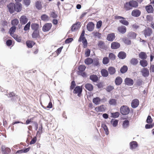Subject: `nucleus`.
I'll use <instances>...</instances> for the list:
<instances>
[{
	"label": "nucleus",
	"mask_w": 154,
	"mask_h": 154,
	"mask_svg": "<svg viewBox=\"0 0 154 154\" xmlns=\"http://www.w3.org/2000/svg\"><path fill=\"white\" fill-rule=\"evenodd\" d=\"M16 2L14 3L11 2L7 5L8 12L10 14H12L15 12H20L22 8V5L20 3L21 0H14Z\"/></svg>",
	"instance_id": "nucleus-1"
},
{
	"label": "nucleus",
	"mask_w": 154,
	"mask_h": 154,
	"mask_svg": "<svg viewBox=\"0 0 154 154\" xmlns=\"http://www.w3.org/2000/svg\"><path fill=\"white\" fill-rule=\"evenodd\" d=\"M124 7L127 11L132 9L133 7H135V1L131 0L129 2H127L124 4Z\"/></svg>",
	"instance_id": "nucleus-2"
},
{
	"label": "nucleus",
	"mask_w": 154,
	"mask_h": 154,
	"mask_svg": "<svg viewBox=\"0 0 154 154\" xmlns=\"http://www.w3.org/2000/svg\"><path fill=\"white\" fill-rule=\"evenodd\" d=\"M120 113L124 115L128 114L130 112L129 108L126 105L122 106L120 109Z\"/></svg>",
	"instance_id": "nucleus-3"
},
{
	"label": "nucleus",
	"mask_w": 154,
	"mask_h": 154,
	"mask_svg": "<svg viewBox=\"0 0 154 154\" xmlns=\"http://www.w3.org/2000/svg\"><path fill=\"white\" fill-rule=\"evenodd\" d=\"M115 18L117 20L120 19L119 22L123 25L127 26L129 24V22L126 20V18L122 17L116 16L115 17Z\"/></svg>",
	"instance_id": "nucleus-4"
},
{
	"label": "nucleus",
	"mask_w": 154,
	"mask_h": 154,
	"mask_svg": "<svg viewBox=\"0 0 154 154\" xmlns=\"http://www.w3.org/2000/svg\"><path fill=\"white\" fill-rule=\"evenodd\" d=\"M82 88L81 86H77L74 89L73 93L74 94H77L79 97H80L82 94Z\"/></svg>",
	"instance_id": "nucleus-5"
},
{
	"label": "nucleus",
	"mask_w": 154,
	"mask_h": 154,
	"mask_svg": "<svg viewBox=\"0 0 154 154\" xmlns=\"http://www.w3.org/2000/svg\"><path fill=\"white\" fill-rule=\"evenodd\" d=\"M143 34L145 37H146V36H149L151 35L152 32V30L150 28L148 27L145 29L143 31Z\"/></svg>",
	"instance_id": "nucleus-6"
},
{
	"label": "nucleus",
	"mask_w": 154,
	"mask_h": 154,
	"mask_svg": "<svg viewBox=\"0 0 154 154\" xmlns=\"http://www.w3.org/2000/svg\"><path fill=\"white\" fill-rule=\"evenodd\" d=\"M140 72L142 75L144 77H147L149 75V71L147 68H143L141 69Z\"/></svg>",
	"instance_id": "nucleus-7"
},
{
	"label": "nucleus",
	"mask_w": 154,
	"mask_h": 154,
	"mask_svg": "<svg viewBox=\"0 0 154 154\" xmlns=\"http://www.w3.org/2000/svg\"><path fill=\"white\" fill-rule=\"evenodd\" d=\"M52 26L51 23H47L45 24L42 27V31L44 32H47L51 29Z\"/></svg>",
	"instance_id": "nucleus-8"
},
{
	"label": "nucleus",
	"mask_w": 154,
	"mask_h": 154,
	"mask_svg": "<svg viewBox=\"0 0 154 154\" xmlns=\"http://www.w3.org/2000/svg\"><path fill=\"white\" fill-rule=\"evenodd\" d=\"M94 24L92 22H90L88 23L87 25V29L88 31L90 32H91L94 29Z\"/></svg>",
	"instance_id": "nucleus-9"
},
{
	"label": "nucleus",
	"mask_w": 154,
	"mask_h": 154,
	"mask_svg": "<svg viewBox=\"0 0 154 154\" xmlns=\"http://www.w3.org/2000/svg\"><path fill=\"white\" fill-rule=\"evenodd\" d=\"M124 82L126 85L129 86L133 85L134 84L133 80L129 78H126L125 79Z\"/></svg>",
	"instance_id": "nucleus-10"
},
{
	"label": "nucleus",
	"mask_w": 154,
	"mask_h": 154,
	"mask_svg": "<svg viewBox=\"0 0 154 154\" xmlns=\"http://www.w3.org/2000/svg\"><path fill=\"white\" fill-rule=\"evenodd\" d=\"M145 9L148 13H152L154 11V9L151 5H148L145 6Z\"/></svg>",
	"instance_id": "nucleus-11"
},
{
	"label": "nucleus",
	"mask_w": 154,
	"mask_h": 154,
	"mask_svg": "<svg viewBox=\"0 0 154 154\" xmlns=\"http://www.w3.org/2000/svg\"><path fill=\"white\" fill-rule=\"evenodd\" d=\"M20 23L22 25H24L28 22V19L25 15L21 16L20 18Z\"/></svg>",
	"instance_id": "nucleus-12"
},
{
	"label": "nucleus",
	"mask_w": 154,
	"mask_h": 154,
	"mask_svg": "<svg viewBox=\"0 0 154 154\" xmlns=\"http://www.w3.org/2000/svg\"><path fill=\"white\" fill-rule=\"evenodd\" d=\"M32 37L33 38H40L39 31H33L32 34Z\"/></svg>",
	"instance_id": "nucleus-13"
},
{
	"label": "nucleus",
	"mask_w": 154,
	"mask_h": 154,
	"mask_svg": "<svg viewBox=\"0 0 154 154\" xmlns=\"http://www.w3.org/2000/svg\"><path fill=\"white\" fill-rule=\"evenodd\" d=\"M120 45L119 42H113L111 44V48L113 49H117L119 48Z\"/></svg>",
	"instance_id": "nucleus-14"
},
{
	"label": "nucleus",
	"mask_w": 154,
	"mask_h": 154,
	"mask_svg": "<svg viewBox=\"0 0 154 154\" xmlns=\"http://www.w3.org/2000/svg\"><path fill=\"white\" fill-rule=\"evenodd\" d=\"M31 28L32 30L33 31H39V28L40 27L39 25L36 23H32L31 26Z\"/></svg>",
	"instance_id": "nucleus-15"
},
{
	"label": "nucleus",
	"mask_w": 154,
	"mask_h": 154,
	"mask_svg": "<svg viewBox=\"0 0 154 154\" xmlns=\"http://www.w3.org/2000/svg\"><path fill=\"white\" fill-rule=\"evenodd\" d=\"M2 151L3 154H8L11 152V150L8 147L6 148L5 146H2Z\"/></svg>",
	"instance_id": "nucleus-16"
},
{
	"label": "nucleus",
	"mask_w": 154,
	"mask_h": 154,
	"mask_svg": "<svg viewBox=\"0 0 154 154\" xmlns=\"http://www.w3.org/2000/svg\"><path fill=\"white\" fill-rule=\"evenodd\" d=\"M8 97L11 98V100L12 101H15L17 99V95L13 92H11L10 93L8 96Z\"/></svg>",
	"instance_id": "nucleus-17"
},
{
	"label": "nucleus",
	"mask_w": 154,
	"mask_h": 154,
	"mask_svg": "<svg viewBox=\"0 0 154 154\" xmlns=\"http://www.w3.org/2000/svg\"><path fill=\"white\" fill-rule=\"evenodd\" d=\"M115 38V34L112 33L109 34L107 37V40L109 41H112Z\"/></svg>",
	"instance_id": "nucleus-18"
},
{
	"label": "nucleus",
	"mask_w": 154,
	"mask_h": 154,
	"mask_svg": "<svg viewBox=\"0 0 154 154\" xmlns=\"http://www.w3.org/2000/svg\"><path fill=\"white\" fill-rule=\"evenodd\" d=\"M118 57L120 59H124L126 57V54L124 51H120L118 54Z\"/></svg>",
	"instance_id": "nucleus-19"
},
{
	"label": "nucleus",
	"mask_w": 154,
	"mask_h": 154,
	"mask_svg": "<svg viewBox=\"0 0 154 154\" xmlns=\"http://www.w3.org/2000/svg\"><path fill=\"white\" fill-rule=\"evenodd\" d=\"M122 79L120 76L117 77L115 79V83L116 85H119L122 83Z\"/></svg>",
	"instance_id": "nucleus-20"
},
{
	"label": "nucleus",
	"mask_w": 154,
	"mask_h": 154,
	"mask_svg": "<svg viewBox=\"0 0 154 154\" xmlns=\"http://www.w3.org/2000/svg\"><path fill=\"white\" fill-rule=\"evenodd\" d=\"M118 30L121 33L123 34L125 33L126 32V28L125 26H122L118 27Z\"/></svg>",
	"instance_id": "nucleus-21"
},
{
	"label": "nucleus",
	"mask_w": 154,
	"mask_h": 154,
	"mask_svg": "<svg viewBox=\"0 0 154 154\" xmlns=\"http://www.w3.org/2000/svg\"><path fill=\"white\" fill-rule=\"evenodd\" d=\"M139 58L142 60H146L147 57V55L145 52H141L138 54Z\"/></svg>",
	"instance_id": "nucleus-22"
},
{
	"label": "nucleus",
	"mask_w": 154,
	"mask_h": 154,
	"mask_svg": "<svg viewBox=\"0 0 154 154\" xmlns=\"http://www.w3.org/2000/svg\"><path fill=\"white\" fill-rule=\"evenodd\" d=\"M140 65L143 68H146L148 64L147 61L146 60H140L139 62Z\"/></svg>",
	"instance_id": "nucleus-23"
},
{
	"label": "nucleus",
	"mask_w": 154,
	"mask_h": 154,
	"mask_svg": "<svg viewBox=\"0 0 154 154\" xmlns=\"http://www.w3.org/2000/svg\"><path fill=\"white\" fill-rule=\"evenodd\" d=\"M85 87L86 89L89 91H91L93 90V85L91 84L87 83L85 84Z\"/></svg>",
	"instance_id": "nucleus-24"
},
{
	"label": "nucleus",
	"mask_w": 154,
	"mask_h": 154,
	"mask_svg": "<svg viewBox=\"0 0 154 154\" xmlns=\"http://www.w3.org/2000/svg\"><path fill=\"white\" fill-rule=\"evenodd\" d=\"M90 79L93 82H96L99 79L98 76L94 74L90 75Z\"/></svg>",
	"instance_id": "nucleus-25"
},
{
	"label": "nucleus",
	"mask_w": 154,
	"mask_h": 154,
	"mask_svg": "<svg viewBox=\"0 0 154 154\" xmlns=\"http://www.w3.org/2000/svg\"><path fill=\"white\" fill-rule=\"evenodd\" d=\"M108 70L109 74L111 75L114 74L116 72L115 68L112 66L109 67Z\"/></svg>",
	"instance_id": "nucleus-26"
},
{
	"label": "nucleus",
	"mask_w": 154,
	"mask_h": 154,
	"mask_svg": "<svg viewBox=\"0 0 154 154\" xmlns=\"http://www.w3.org/2000/svg\"><path fill=\"white\" fill-rule=\"evenodd\" d=\"M101 101V100L100 97H96L94 98L92 100L93 102L95 105H98L100 103V102Z\"/></svg>",
	"instance_id": "nucleus-27"
},
{
	"label": "nucleus",
	"mask_w": 154,
	"mask_h": 154,
	"mask_svg": "<svg viewBox=\"0 0 154 154\" xmlns=\"http://www.w3.org/2000/svg\"><path fill=\"white\" fill-rule=\"evenodd\" d=\"M35 7L38 10H40L42 8L41 2L40 1H36L35 2Z\"/></svg>",
	"instance_id": "nucleus-28"
},
{
	"label": "nucleus",
	"mask_w": 154,
	"mask_h": 154,
	"mask_svg": "<svg viewBox=\"0 0 154 154\" xmlns=\"http://www.w3.org/2000/svg\"><path fill=\"white\" fill-rule=\"evenodd\" d=\"M16 29V27L14 26H12L10 29L9 31V33L11 36L14 35V32H15Z\"/></svg>",
	"instance_id": "nucleus-29"
},
{
	"label": "nucleus",
	"mask_w": 154,
	"mask_h": 154,
	"mask_svg": "<svg viewBox=\"0 0 154 154\" xmlns=\"http://www.w3.org/2000/svg\"><path fill=\"white\" fill-rule=\"evenodd\" d=\"M101 73L102 75L104 77H107L109 75L108 71L105 69H103L101 70Z\"/></svg>",
	"instance_id": "nucleus-30"
},
{
	"label": "nucleus",
	"mask_w": 154,
	"mask_h": 154,
	"mask_svg": "<svg viewBox=\"0 0 154 154\" xmlns=\"http://www.w3.org/2000/svg\"><path fill=\"white\" fill-rule=\"evenodd\" d=\"M93 62V60L91 58L88 57L85 59V63L87 65H90Z\"/></svg>",
	"instance_id": "nucleus-31"
},
{
	"label": "nucleus",
	"mask_w": 154,
	"mask_h": 154,
	"mask_svg": "<svg viewBox=\"0 0 154 154\" xmlns=\"http://www.w3.org/2000/svg\"><path fill=\"white\" fill-rule=\"evenodd\" d=\"M101 127L105 131V134L106 135H108L109 134V131L107 125L104 123H102L101 124Z\"/></svg>",
	"instance_id": "nucleus-32"
},
{
	"label": "nucleus",
	"mask_w": 154,
	"mask_h": 154,
	"mask_svg": "<svg viewBox=\"0 0 154 154\" xmlns=\"http://www.w3.org/2000/svg\"><path fill=\"white\" fill-rule=\"evenodd\" d=\"M128 70V67L126 65H124L120 69V72L122 74L125 73Z\"/></svg>",
	"instance_id": "nucleus-33"
},
{
	"label": "nucleus",
	"mask_w": 154,
	"mask_h": 154,
	"mask_svg": "<svg viewBox=\"0 0 154 154\" xmlns=\"http://www.w3.org/2000/svg\"><path fill=\"white\" fill-rule=\"evenodd\" d=\"M35 44V42L33 41H29L26 42V45L29 48H32Z\"/></svg>",
	"instance_id": "nucleus-34"
},
{
	"label": "nucleus",
	"mask_w": 154,
	"mask_h": 154,
	"mask_svg": "<svg viewBox=\"0 0 154 154\" xmlns=\"http://www.w3.org/2000/svg\"><path fill=\"white\" fill-rule=\"evenodd\" d=\"M11 36L18 42H20L21 41V37L16 34L13 35Z\"/></svg>",
	"instance_id": "nucleus-35"
},
{
	"label": "nucleus",
	"mask_w": 154,
	"mask_h": 154,
	"mask_svg": "<svg viewBox=\"0 0 154 154\" xmlns=\"http://www.w3.org/2000/svg\"><path fill=\"white\" fill-rule=\"evenodd\" d=\"M109 62V58L106 57H104L103 59V63L104 65H106Z\"/></svg>",
	"instance_id": "nucleus-36"
},
{
	"label": "nucleus",
	"mask_w": 154,
	"mask_h": 154,
	"mask_svg": "<svg viewBox=\"0 0 154 154\" xmlns=\"http://www.w3.org/2000/svg\"><path fill=\"white\" fill-rule=\"evenodd\" d=\"M105 89L107 92H110L114 89V87L113 86L109 85L106 87Z\"/></svg>",
	"instance_id": "nucleus-37"
},
{
	"label": "nucleus",
	"mask_w": 154,
	"mask_h": 154,
	"mask_svg": "<svg viewBox=\"0 0 154 154\" xmlns=\"http://www.w3.org/2000/svg\"><path fill=\"white\" fill-rule=\"evenodd\" d=\"M124 42L127 45H130L131 44V41L128 38L126 37L125 38L123 39Z\"/></svg>",
	"instance_id": "nucleus-38"
},
{
	"label": "nucleus",
	"mask_w": 154,
	"mask_h": 154,
	"mask_svg": "<svg viewBox=\"0 0 154 154\" xmlns=\"http://www.w3.org/2000/svg\"><path fill=\"white\" fill-rule=\"evenodd\" d=\"M120 115V113L119 112H116L111 113V117L113 118H117Z\"/></svg>",
	"instance_id": "nucleus-39"
},
{
	"label": "nucleus",
	"mask_w": 154,
	"mask_h": 154,
	"mask_svg": "<svg viewBox=\"0 0 154 154\" xmlns=\"http://www.w3.org/2000/svg\"><path fill=\"white\" fill-rule=\"evenodd\" d=\"M41 18L42 20L44 21H46L49 20L48 16L45 14L42 15L41 17Z\"/></svg>",
	"instance_id": "nucleus-40"
},
{
	"label": "nucleus",
	"mask_w": 154,
	"mask_h": 154,
	"mask_svg": "<svg viewBox=\"0 0 154 154\" xmlns=\"http://www.w3.org/2000/svg\"><path fill=\"white\" fill-rule=\"evenodd\" d=\"M19 23V20L17 19H15L11 21V24L13 26H15L18 24Z\"/></svg>",
	"instance_id": "nucleus-41"
},
{
	"label": "nucleus",
	"mask_w": 154,
	"mask_h": 154,
	"mask_svg": "<svg viewBox=\"0 0 154 154\" xmlns=\"http://www.w3.org/2000/svg\"><path fill=\"white\" fill-rule=\"evenodd\" d=\"M109 103L110 105L115 106L116 104V100L115 99H110L109 101Z\"/></svg>",
	"instance_id": "nucleus-42"
},
{
	"label": "nucleus",
	"mask_w": 154,
	"mask_h": 154,
	"mask_svg": "<svg viewBox=\"0 0 154 154\" xmlns=\"http://www.w3.org/2000/svg\"><path fill=\"white\" fill-rule=\"evenodd\" d=\"M129 125V122L128 120H126L123 122L122 126L125 128H127Z\"/></svg>",
	"instance_id": "nucleus-43"
},
{
	"label": "nucleus",
	"mask_w": 154,
	"mask_h": 154,
	"mask_svg": "<svg viewBox=\"0 0 154 154\" xmlns=\"http://www.w3.org/2000/svg\"><path fill=\"white\" fill-rule=\"evenodd\" d=\"M31 22L30 21L29 22L24 26L23 29L25 31L29 30L30 29Z\"/></svg>",
	"instance_id": "nucleus-44"
},
{
	"label": "nucleus",
	"mask_w": 154,
	"mask_h": 154,
	"mask_svg": "<svg viewBox=\"0 0 154 154\" xmlns=\"http://www.w3.org/2000/svg\"><path fill=\"white\" fill-rule=\"evenodd\" d=\"M113 120V119H112L111 121V123L113 127H116L118 125V121L117 119H115L114 121Z\"/></svg>",
	"instance_id": "nucleus-45"
},
{
	"label": "nucleus",
	"mask_w": 154,
	"mask_h": 154,
	"mask_svg": "<svg viewBox=\"0 0 154 154\" xmlns=\"http://www.w3.org/2000/svg\"><path fill=\"white\" fill-rule=\"evenodd\" d=\"M128 37L130 39L135 38V32H130L128 34Z\"/></svg>",
	"instance_id": "nucleus-46"
},
{
	"label": "nucleus",
	"mask_w": 154,
	"mask_h": 154,
	"mask_svg": "<svg viewBox=\"0 0 154 154\" xmlns=\"http://www.w3.org/2000/svg\"><path fill=\"white\" fill-rule=\"evenodd\" d=\"M93 65L94 66H99V59L95 58L93 60V62L92 63Z\"/></svg>",
	"instance_id": "nucleus-47"
},
{
	"label": "nucleus",
	"mask_w": 154,
	"mask_h": 154,
	"mask_svg": "<svg viewBox=\"0 0 154 154\" xmlns=\"http://www.w3.org/2000/svg\"><path fill=\"white\" fill-rule=\"evenodd\" d=\"M109 57L110 60H113L116 59V56L113 53H110L109 54Z\"/></svg>",
	"instance_id": "nucleus-48"
},
{
	"label": "nucleus",
	"mask_w": 154,
	"mask_h": 154,
	"mask_svg": "<svg viewBox=\"0 0 154 154\" xmlns=\"http://www.w3.org/2000/svg\"><path fill=\"white\" fill-rule=\"evenodd\" d=\"M143 82L142 80L140 79H137L136 82V85L137 86H140L142 85Z\"/></svg>",
	"instance_id": "nucleus-49"
},
{
	"label": "nucleus",
	"mask_w": 154,
	"mask_h": 154,
	"mask_svg": "<svg viewBox=\"0 0 154 154\" xmlns=\"http://www.w3.org/2000/svg\"><path fill=\"white\" fill-rule=\"evenodd\" d=\"M153 120L150 116L148 115L146 120V122L148 124H150L152 122Z\"/></svg>",
	"instance_id": "nucleus-50"
},
{
	"label": "nucleus",
	"mask_w": 154,
	"mask_h": 154,
	"mask_svg": "<svg viewBox=\"0 0 154 154\" xmlns=\"http://www.w3.org/2000/svg\"><path fill=\"white\" fill-rule=\"evenodd\" d=\"M104 105H102L97 107L98 111L99 112H103L105 111V109L104 108Z\"/></svg>",
	"instance_id": "nucleus-51"
},
{
	"label": "nucleus",
	"mask_w": 154,
	"mask_h": 154,
	"mask_svg": "<svg viewBox=\"0 0 154 154\" xmlns=\"http://www.w3.org/2000/svg\"><path fill=\"white\" fill-rule=\"evenodd\" d=\"M86 68V67L84 65H81L78 67V69L79 71L78 72H83Z\"/></svg>",
	"instance_id": "nucleus-52"
},
{
	"label": "nucleus",
	"mask_w": 154,
	"mask_h": 154,
	"mask_svg": "<svg viewBox=\"0 0 154 154\" xmlns=\"http://www.w3.org/2000/svg\"><path fill=\"white\" fill-rule=\"evenodd\" d=\"M82 41L84 48H86L88 45V42L87 39H86L85 38H84L82 39Z\"/></svg>",
	"instance_id": "nucleus-53"
},
{
	"label": "nucleus",
	"mask_w": 154,
	"mask_h": 154,
	"mask_svg": "<svg viewBox=\"0 0 154 154\" xmlns=\"http://www.w3.org/2000/svg\"><path fill=\"white\" fill-rule=\"evenodd\" d=\"M98 46L99 48H103L104 46V42L102 41H100L99 42Z\"/></svg>",
	"instance_id": "nucleus-54"
},
{
	"label": "nucleus",
	"mask_w": 154,
	"mask_h": 154,
	"mask_svg": "<svg viewBox=\"0 0 154 154\" xmlns=\"http://www.w3.org/2000/svg\"><path fill=\"white\" fill-rule=\"evenodd\" d=\"M85 34V30L84 29H83L82 30V32L81 34V35L80 36V37L78 41L79 42H81L82 41V39L83 38H85L84 36Z\"/></svg>",
	"instance_id": "nucleus-55"
},
{
	"label": "nucleus",
	"mask_w": 154,
	"mask_h": 154,
	"mask_svg": "<svg viewBox=\"0 0 154 154\" xmlns=\"http://www.w3.org/2000/svg\"><path fill=\"white\" fill-rule=\"evenodd\" d=\"M85 34V30L84 29H83L82 30V32L81 34V35L80 36V37L78 41L79 42H81L82 41V39L83 38H85L84 36Z\"/></svg>",
	"instance_id": "nucleus-56"
},
{
	"label": "nucleus",
	"mask_w": 154,
	"mask_h": 154,
	"mask_svg": "<svg viewBox=\"0 0 154 154\" xmlns=\"http://www.w3.org/2000/svg\"><path fill=\"white\" fill-rule=\"evenodd\" d=\"M130 149L133 150L135 149V141H132L129 143Z\"/></svg>",
	"instance_id": "nucleus-57"
},
{
	"label": "nucleus",
	"mask_w": 154,
	"mask_h": 154,
	"mask_svg": "<svg viewBox=\"0 0 154 154\" xmlns=\"http://www.w3.org/2000/svg\"><path fill=\"white\" fill-rule=\"evenodd\" d=\"M76 84L74 80L72 81L71 82V85L70 86V89L71 90H72L75 87Z\"/></svg>",
	"instance_id": "nucleus-58"
},
{
	"label": "nucleus",
	"mask_w": 154,
	"mask_h": 154,
	"mask_svg": "<svg viewBox=\"0 0 154 154\" xmlns=\"http://www.w3.org/2000/svg\"><path fill=\"white\" fill-rule=\"evenodd\" d=\"M103 82H99L96 85L97 88L99 89H100L103 88Z\"/></svg>",
	"instance_id": "nucleus-59"
},
{
	"label": "nucleus",
	"mask_w": 154,
	"mask_h": 154,
	"mask_svg": "<svg viewBox=\"0 0 154 154\" xmlns=\"http://www.w3.org/2000/svg\"><path fill=\"white\" fill-rule=\"evenodd\" d=\"M79 27L76 24H74L71 27V30L72 31H74L77 30Z\"/></svg>",
	"instance_id": "nucleus-60"
},
{
	"label": "nucleus",
	"mask_w": 154,
	"mask_h": 154,
	"mask_svg": "<svg viewBox=\"0 0 154 154\" xmlns=\"http://www.w3.org/2000/svg\"><path fill=\"white\" fill-rule=\"evenodd\" d=\"M102 24V21L101 20L98 21L97 23L96 24V27L97 29H99L100 28Z\"/></svg>",
	"instance_id": "nucleus-61"
},
{
	"label": "nucleus",
	"mask_w": 154,
	"mask_h": 154,
	"mask_svg": "<svg viewBox=\"0 0 154 154\" xmlns=\"http://www.w3.org/2000/svg\"><path fill=\"white\" fill-rule=\"evenodd\" d=\"M140 11L137 9H135V17H139L141 14Z\"/></svg>",
	"instance_id": "nucleus-62"
},
{
	"label": "nucleus",
	"mask_w": 154,
	"mask_h": 154,
	"mask_svg": "<svg viewBox=\"0 0 154 154\" xmlns=\"http://www.w3.org/2000/svg\"><path fill=\"white\" fill-rule=\"evenodd\" d=\"M146 19L148 21H152L153 20V17L151 15H147L146 16Z\"/></svg>",
	"instance_id": "nucleus-63"
},
{
	"label": "nucleus",
	"mask_w": 154,
	"mask_h": 154,
	"mask_svg": "<svg viewBox=\"0 0 154 154\" xmlns=\"http://www.w3.org/2000/svg\"><path fill=\"white\" fill-rule=\"evenodd\" d=\"M91 52L90 50L89 49H87L85 53V56L86 57H88L90 55Z\"/></svg>",
	"instance_id": "nucleus-64"
}]
</instances>
